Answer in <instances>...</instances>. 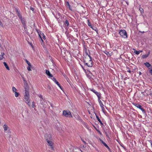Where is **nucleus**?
Returning a JSON list of instances; mask_svg holds the SVG:
<instances>
[{
    "mask_svg": "<svg viewBox=\"0 0 152 152\" xmlns=\"http://www.w3.org/2000/svg\"><path fill=\"white\" fill-rule=\"evenodd\" d=\"M88 57H85L83 58V62L85 65L89 67H91L93 66V61L92 60V57L88 54H87Z\"/></svg>",
    "mask_w": 152,
    "mask_h": 152,
    "instance_id": "1",
    "label": "nucleus"
},
{
    "mask_svg": "<svg viewBox=\"0 0 152 152\" xmlns=\"http://www.w3.org/2000/svg\"><path fill=\"white\" fill-rule=\"evenodd\" d=\"M24 99L25 102L28 104L29 107H31V104L30 102V99H29V92H25Z\"/></svg>",
    "mask_w": 152,
    "mask_h": 152,
    "instance_id": "2",
    "label": "nucleus"
},
{
    "mask_svg": "<svg viewBox=\"0 0 152 152\" xmlns=\"http://www.w3.org/2000/svg\"><path fill=\"white\" fill-rule=\"evenodd\" d=\"M63 115L66 117L72 118L71 112L68 110H64L63 112Z\"/></svg>",
    "mask_w": 152,
    "mask_h": 152,
    "instance_id": "3",
    "label": "nucleus"
},
{
    "mask_svg": "<svg viewBox=\"0 0 152 152\" xmlns=\"http://www.w3.org/2000/svg\"><path fill=\"white\" fill-rule=\"evenodd\" d=\"M120 35L123 37L126 38L127 37L126 31L124 30H121L119 32Z\"/></svg>",
    "mask_w": 152,
    "mask_h": 152,
    "instance_id": "4",
    "label": "nucleus"
},
{
    "mask_svg": "<svg viewBox=\"0 0 152 152\" xmlns=\"http://www.w3.org/2000/svg\"><path fill=\"white\" fill-rule=\"evenodd\" d=\"M46 140L48 143L49 145L50 146L51 149L52 150H53V143L50 140H48V138L46 139Z\"/></svg>",
    "mask_w": 152,
    "mask_h": 152,
    "instance_id": "5",
    "label": "nucleus"
},
{
    "mask_svg": "<svg viewBox=\"0 0 152 152\" xmlns=\"http://www.w3.org/2000/svg\"><path fill=\"white\" fill-rule=\"evenodd\" d=\"M24 87L25 89V92H29V87L28 84L24 85Z\"/></svg>",
    "mask_w": 152,
    "mask_h": 152,
    "instance_id": "6",
    "label": "nucleus"
},
{
    "mask_svg": "<svg viewBox=\"0 0 152 152\" xmlns=\"http://www.w3.org/2000/svg\"><path fill=\"white\" fill-rule=\"evenodd\" d=\"M91 90L96 95L98 98H99V97L101 96L100 94L96 91L95 90L92 89Z\"/></svg>",
    "mask_w": 152,
    "mask_h": 152,
    "instance_id": "7",
    "label": "nucleus"
},
{
    "mask_svg": "<svg viewBox=\"0 0 152 152\" xmlns=\"http://www.w3.org/2000/svg\"><path fill=\"white\" fill-rule=\"evenodd\" d=\"M45 73L49 77H53V75L50 74L49 71L47 69H46L45 70Z\"/></svg>",
    "mask_w": 152,
    "mask_h": 152,
    "instance_id": "8",
    "label": "nucleus"
},
{
    "mask_svg": "<svg viewBox=\"0 0 152 152\" xmlns=\"http://www.w3.org/2000/svg\"><path fill=\"white\" fill-rule=\"evenodd\" d=\"M52 80L54 81L58 86L60 85V84L59 82L56 80V79L54 77H53Z\"/></svg>",
    "mask_w": 152,
    "mask_h": 152,
    "instance_id": "9",
    "label": "nucleus"
},
{
    "mask_svg": "<svg viewBox=\"0 0 152 152\" xmlns=\"http://www.w3.org/2000/svg\"><path fill=\"white\" fill-rule=\"evenodd\" d=\"M36 30L37 33L38 34V35H39V37L40 38H41L42 41H43V40L42 39V37L40 35V34H42L40 32V33H39L40 31L39 30H38L37 29Z\"/></svg>",
    "mask_w": 152,
    "mask_h": 152,
    "instance_id": "10",
    "label": "nucleus"
},
{
    "mask_svg": "<svg viewBox=\"0 0 152 152\" xmlns=\"http://www.w3.org/2000/svg\"><path fill=\"white\" fill-rule=\"evenodd\" d=\"M20 19V20L22 24L23 25L26 24L25 20L24 19V18H22Z\"/></svg>",
    "mask_w": 152,
    "mask_h": 152,
    "instance_id": "11",
    "label": "nucleus"
},
{
    "mask_svg": "<svg viewBox=\"0 0 152 152\" xmlns=\"http://www.w3.org/2000/svg\"><path fill=\"white\" fill-rule=\"evenodd\" d=\"M133 104L137 108H139V109L141 107V106L140 105L134 103Z\"/></svg>",
    "mask_w": 152,
    "mask_h": 152,
    "instance_id": "12",
    "label": "nucleus"
},
{
    "mask_svg": "<svg viewBox=\"0 0 152 152\" xmlns=\"http://www.w3.org/2000/svg\"><path fill=\"white\" fill-rule=\"evenodd\" d=\"M100 141L102 142V143L109 150H110V148L108 146V145L104 142L101 139L100 140Z\"/></svg>",
    "mask_w": 152,
    "mask_h": 152,
    "instance_id": "13",
    "label": "nucleus"
},
{
    "mask_svg": "<svg viewBox=\"0 0 152 152\" xmlns=\"http://www.w3.org/2000/svg\"><path fill=\"white\" fill-rule=\"evenodd\" d=\"M3 64L6 69L8 70H10V68H9V67L8 66L7 64L5 62H4L3 63Z\"/></svg>",
    "mask_w": 152,
    "mask_h": 152,
    "instance_id": "14",
    "label": "nucleus"
},
{
    "mask_svg": "<svg viewBox=\"0 0 152 152\" xmlns=\"http://www.w3.org/2000/svg\"><path fill=\"white\" fill-rule=\"evenodd\" d=\"M96 118L97 119L98 121H99V122L100 123V124L101 125H103V124L102 121H101V120L99 118V116H98L96 114Z\"/></svg>",
    "mask_w": 152,
    "mask_h": 152,
    "instance_id": "15",
    "label": "nucleus"
},
{
    "mask_svg": "<svg viewBox=\"0 0 152 152\" xmlns=\"http://www.w3.org/2000/svg\"><path fill=\"white\" fill-rule=\"evenodd\" d=\"M104 53L106 54L108 56H111V54L109 53V52H108L107 51L105 50L104 51Z\"/></svg>",
    "mask_w": 152,
    "mask_h": 152,
    "instance_id": "16",
    "label": "nucleus"
},
{
    "mask_svg": "<svg viewBox=\"0 0 152 152\" xmlns=\"http://www.w3.org/2000/svg\"><path fill=\"white\" fill-rule=\"evenodd\" d=\"M3 127L4 131H7V128H8V126L6 125V124L4 125L3 126Z\"/></svg>",
    "mask_w": 152,
    "mask_h": 152,
    "instance_id": "17",
    "label": "nucleus"
},
{
    "mask_svg": "<svg viewBox=\"0 0 152 152\" xmlns=\"http://www.w3.org/2000/svg\"><path fill=\"white\" fill-rule=\"evenodd\" d=\"M145 65L147 67H148L149 66H151V64L148 62H146L145 63Z\"/></svg>",
    "mask_w": 152,
    "mask_h": 152,
    "instance_id": "18",
    "label": "nucleus"
},
{
    "mask_svg": "<svg viewBox=\"0 0 152 152\" xmlns=\"http://www.w3.org/2000/svg\"><path fill=\"white\" fill-rule=\"evenodd\" d=\"M142 52V50H139L138 51H135L134 52V53H135L136 54L138 55L140 53Z\"/></svg>",
    "mask_w": 152,
    "mask_h": 152,
    "instance_id": "19",
    "label": "nucleus"
},
{
    "mask_svg": "<svg viewBox=\"0 0 152 152\" xmlns=\"http://www.w3.org/2000/svg\"><path fill=\"white\" fill-rule=\"evenodd\" d=\"M64 24L66 26H68L69 25V22L68 20H66L64 23Z\"/></svg>",
    "mask_w": 152,
    "mask_h": 152,
    "instance_id": "20",
    "label": "nucleus"
},
{
    "mask_svg": "<svg viewBox=\"0 0 152 152\" xmlns=\"http://www.w3.org/2000/svg\"><path fill=\"white\" fill-rule=\"evenodd\" d=\"M66 5L67 6H68V7L69 8V9L71 10H72V9H71V8L70 7V5L69 4V2L67 1L66 2Z\"/></svg>",
    "mask_w": 152,
    "mask_h": 152,
    "instance_id": "21",
    "label": "nucleus"
},
{
    "mask_svg": "<svg viewBox=\"0 0 152 152\" xmlns=\"http://www.w3.org/2000/svg\"><path fill=\"white\" fill-rule=\"evenodd\" d=\"M23 83L24 85H26L28 84L26 81L25 80V78L24 77H23Z\"/></svg>",
    "mask_w": 152,
    "mask_h": 152,
    "instance_id": "22",
    "label": "nucleus"
},
{
    "mask_svg": "<svg viewBox=\"0 0 152 152\" xmlns=\"http://www.w3.org/2000/svg\"><path fill=\"white\" fill-rule=\"evenodd\" d=\"M15 10H16V12L17 13V15H19L20 14V12L18 11V9L16 8Z\"/></svg>",
    "mask_w": 152,
    "mask_h": 152,
    "instance_id": "23",
    "label": "nucleus"
},
{
    "mask_svg": "<svg viewBox=\"0 0 152 152\" xmlns=\"http://www.w3.org/2000/svg\"><path fill=\"white\" fill-rule=\"evenodd\" d=\"M31 64H30V66L28 65V66L27 67V69L28 70L31 71Z\"/></svg>",
    "mask_w": 152,
    "mask_h": 152,
    "instance_id": "24",
    "label": "nucleus"
},
{
    "mask_svg": "<svg viewBox=\"0 0 152 152\" xmlns=\"http://www.w3.org/2000/svg\"><path fill=\"white\" fill-rule=\"evenodd\" d=\"M139 9L140 11L141 12V13L144 12V10L141 7H140Z\"/></svg>",
    "mask_w": 152,
    "mask_h": 152,
    "instance_id": "25",
    "label": "nucleus"
},
{
    "mask_svg": "<svg viewBox=\"0 0 152 152\" xmlns=\"http://www.w3.org/2000/svg\"><path fill=\"white\" fill-rule=\"evenodd\" d=\"M19 95V94L18 93L16 92H15V95L16 97H18V96Z\"/></svg>",
    "mask_w": 152,
    "mask_h": 152,
    "instance_id": "26",
    "label": "nucleus"
},
{
    "mask_svg": "<svg viewBox=\"0 0 152 152\" xmlns=\"http://www.w3.org/2000/svg\"><path fill=\"white\" fill-rule=\"evenodd\" d=\"M148 56V55H143L142 56V58H147Z\"/></svg>",
    "mask_w": 152,
    "mask_h": 152,
    "instance_id": "27",
    "label": "nucleus"
},
{
    "mask_svg": "<svg viewBox=\"0 0 152 152\" xmlns=\"http://www.w3.org/2000/svg\"><path fill=\"white\" fill-rule=\"evenodd\" d=\"M12 90L13 92H15L16 91V88L14 87H12Z\"/></svg>",
    "mask_w": 152,
    "mask_h": 152,
    "instance_id": "28",
    "label": "nucleus"
},
{
    "mask_svg": "<svg viewBox=\"0 0 152 152\" xmlns=\"http://www.w3.org/2000/svg\"><path fill=\"white\" fill-rule=\"evenodd\" d=\"M9 131H10V130H9L7 132H6V134H5V135L6 136V137H8V136H9Z\"/></svg>",
    "mask_w": 152,
    "mask_h": 152,
    "instance_id": "29",
    "label": "nucleus"
},
{
    "mask_svg": "<svg viewBox=\"0 0 152 152\" xmlns=\"http://www.w3.org/2000/svg\"><path fill=\"white\" fill-rule=\"evenodd\" d=\"M139 109L143 112L145 113V110L142 108V106Z\"/></svg>",
    "mask_w": 152,
    "mask_h": 152,
    "instance_id": "30",
    "label": "nucleus"
},
{
    "mask_svg": "<svg viewBox=\"0 0 152 152\" xmlns=\"http://www.w3.org/2000/svg\"><path fill=\"white\" fill-rule=\"evenodd\" d=\"M101 108H102V111H103V112L104 113V112H105V110H104V106H103L102 107H101Z\"/></svg>",
    "mask_w": 152,
    "mask_h": 152,
    "instance_id": "31",
    "label": "nucleus"
},
{
    "mask_svg": "<svg viewBox=\"0 0 152 152\" xmlns=\"http://www.w3.org/2000/svg\"><path fill=\"white\" fill-rule=\"evenodd\" d=\"M26 62L28 65L30 66V64H31L27 60H26Z\"/></svg>",
    "mask_w": 152,
    "mask_h": 152,
    "instance_id": "32",
    "label": "nucleus"
},
{
    "mask_svg": "<svg viewBox=\"0 0 152 152\" xmlns=\"http://www.w3.org/2000/svg\"><path fill=\"white\" fill-rule=\"evenodd\" d=\"M18 17L20 19L21 18H22V15H21V14H20L19 15H18Z\"/></svg>",
    "mask_w": 152,
    "mask_h": 152,
    "instance_id": "33",
    "label": "nucleus"
},
{
    "mask_svg": "<svg viewBox=\"0 0 152 152\" xmlns=\"http://www.w3.org/2000/svg\"><path fill=\"white\" fill-rule=\"evenodd\" d=\"M9 136H8V137L9 138H10L11 137V132L10 131H9Z\"/></svg>",
    "mask_w": 152,
    "mask_h": 152,
    "instance_id": "34",
    "label": "nucleus"
},
{
    "mask_svg": "<svg viewBox=\"0 0 152 152\" xmlns=\"http://www.w3.org/2000/svg\"><path fill=\"white\" fill-rule=\"evenodd\" d=\"M9 136H8V137L9 138H10L11 137V132L10 131H9Z\"/></svg>",
    "mask_w": 152,
    "mask_h": 152,
    "instance_id": "35",
    "label": "nucleus"
},
{
    "mask_svg": "<svg viewBox=\"0 0 152 152\" xmlns=\"http://www.w3.org/2000/svg\"><path fill=\"white\" fill-rule=\"evenodd\" d=\"M23 26L24 27V28L25 30V31H26V30H27L26 26V24L23 25Z\"/></svg>",
    "mask_w": 152,
    "mask_h": 152,
    "instance_id": "36",
    "label": "nucleus"
},
{
    "mask_svg": "<svg viewBox=\"0 0 152 152\" xmlns=\"http://www.w3.org/2000/svg\"><path fill=\"white\" fill-rule=\"evenodd\" d=\"M32 107L34 108V106H35V102H32Z\"/></svg>",
    "mask_w": 152,
    "mask_h": 152,
    "instance_id": "37",
    "label": "nucleus"
},
{
    "mask_svg": "<svg viewBox=\"0 0 152 152\" xmlns=\"http://www.w3.org/2000/svg\"><path fill=\"white\" fill-rule=\"evenodd\" d=\"M99 104L100 105V106L101 107H102L103 106H104V105L103 104H102V102H101V103H99Z\"/></svg>",
    "mask_w": 152,
    "mask_h": 152,
    "instance_id": "38",
    "label": "nucleus"
},
{
    "mask_svg": "<svg viewBox=\"0 0 152 152\" xmlns=\"http://www.w3.org/2000/svg\"><path fill=\"white\" fill-rule=\"evenodd\" d=\"M42 36H43V38L44 39H45V35L43 33H42Z\"/></svg>",
    "mask_w": 152,
    "mask_h": 152,
    "instance_id": "39",
    "label": "nucleus"
},
{
    "mask_svg": "<svg viewBox=\"0 0 152 152\" xmlns=\"http://www.w3.org/2000/svg\"><path fill=\"white\" fill-rule=\"evenodd\" d=\"M3 57L2 55H0V60H2L3 59Z\"/></svg>",
    "mask_w": 152,
    "mask_h": 152,
    "instance_id": "40",
    "label": "nucleus"
},
{
    "mask_svg": "<svg viewBox=\"0 0 152 152\" xmlns=\"http://www.w3.org/2000/svg\"><path fill=\"white\" fill-rule=\"evenodd\" d=\"M100 97L101 96H100L99 97V98H98V102H99V103H101L102 102L101 100H100Z\"/></svg>",
    "mask_w": 152,
    "mask_h": 152,
    "instance_id": "41",
    "label": "nucleus"
},
{
    "mask_svg": "<svg viewBox=\"0 0 152 152\" xmlns=\"http://www.w3.org/2000/svg\"><path fill=\"white\" fill-rule=\"evenodd\" d=\"M0 25L2 27L3 26V24L0 20Z\"/></svg>",
    "mask_w": 152,
    "mask_h": 152,
    "instance_id": "42",
    "label": "nucleus"
},
{
    "mask_svg": "<svg viewBox=\"0 0 152 152\" xmlns=\"http://www.w3.org/2000/svg\"><path fill=\"white\" fill-rule=\"evenodd\" d=\"M106 133V136H107L108 137H109V136H108V134L107 133V132H106V133Z\"/></svg>",
    "mask_w": 152,
    "mask_h": 152,
    "instance_id": "43",
    "label": "nucleus"
},
{
    "mask_svg": "<svg viewBox=\"0 0 152 152\" xmlns=\"http://www.w3.org/2000/svg\"><path fill=\"white\" fill-rule=\"evenodd\" d=\"M85 53L86 54V56L85 57H88V56H87V54H88L87 52V51H85Z\"/></svg>",
    "mask_w": 152,
    "mask_h": 152,
    "instance_id": "44",
    "label": "nucleus"
},
{
    "mask_svg": "<svg viewBox=\"0 0 152 152\" xmlns=\"http://www.w3.org/2000/svg\"><path fill=\"white\" fill-rule=\"evenodd\" d=\"M31 10H32V11H34V9L33 8L31 7L30 8Z\"/></svg>",
    "mask_w": 152,
    "mask_h": 152,
    "instance_id": "45",
    "label": "nucleus"
},
{
    "mask_svg": "<svg viewBox=\"0 0 152 152\" xmlns=\"http://www.w3.org/2000/svg\"><path fill=\"white\" fill-rule=\"evenodd\" d=\"M150 72L152 75V69L150 70Z\"/></svg>",
    "mask_w": 152,
    "mask_h": 152,
    "instance_id": "46",
    "label": "nucleus"
},
{
    "mask_svg": "<svg viewBox=\"0 0 152 152\" xmlns=\"http://www.w3.org/2000/svg\"><path fill=\"white\" fill-rule=\"evenodd\" d=\"M81 66L82 67V68L85 71H86V70L85 69L83 68V66L82 65H81Z\"/></svg>",
    "mask_w": 152,
    "mask_h": 152,
    "instance_id": "47",
    "label": "nucleus"
},
{
    "mask_svg": "<svg viewBox=\"0 0 152 152\" xmlns=\"http://www.w3.org/2000/svg\"><path fill=\"white\" fill-rule=\"evenodd\" d=\"M39 97L40 98H41V99H43V98H42V95H40L39 96Z\"/></svg>",
    "mask_w": 152,
    "mask_h": 152,
    "instance_id": "48",
    "label": "nucleus"
},
{
    "mask_svg": "<svg viewBox=\"0 0 152 152\" xmlns=\"http://www.w3.org/2000/svg\"><path fill=\"white\" fill-rule=\"evenodd\" d=\"M58 86L60 87V88L61 89V90H62V88L61 87V86H60V85L59 86Z\"/></svg>",
    "mask_w": 152,
    "mask_h": 152,
    "instance_id": "49",
    "label": "nucleus"
},
{
    "mask_svg": "<svg viewBox=\"0 0 152 152\" xmlns=\"http://www.w3.org/2000/svg\"><path fill=\"white\" fill-rule=\"evenodd\" d=\"M82 140V141H83V142H84V143H85V144H86V142L84 140Z\"/></svg>",
    "mask_w": 152,
    "mask_h": 152,
    "instance_id": "50",
    "label": "nucleus"
},
{
    "mask_svg": "<svg viewBox=\"0 0 152 152\" xmlns=\"http://www.w3.org/2000/svg\"><path fill=\"white\" fill-rule=\"evenodd\" d=\"M150 54V51H149L148 52V54L147 55H148V56Z\"/></svg>",
    "mask_w": 152,
    "mask_h": 152,
    "instance_id": "51",
    "label": "nucleus"
},
{
    "mask_svg": "<svg viewBox=\"0 0 152 152\" xmlns=\"http://www.w3.org/2000/svg\"><path fill=\"white\" fill-rule=\"evenodd\" d=\"M1 55H2L3 56L4 55V53H1Z\"/></svg>",
    "mask_w": 152,
    "mask_h": 152,
    "instance_id": "52",
    "label": "nucleus"
},
{
    "mask_svg": "<svg viewBox=\"0 0 152 152\" xmlns=\"http://www.w3.org/2000/svg\"><path fill=\"white\" fill-rule=\"evenodd\" d=\"M48 136L49 137V138L51 137V135H48Z\"/></svg>",
    "mask_w": 152,
    "mask_h": 152,
    "instance_id": "53",
    "label": "nucleus"
},
{
    "mask_svg": "<svg viewBox=\"0 0 152 152\" xmlns=\"http://www.w3.org/2000/svg\"><path fill=\"white\" fill-rule=\"evenodd\" d=\"M48 87L49 88V89H50V90H51V88L50 87V86H48Z\"/></svg>",
    "mask_w": 152,
    "mask_h": 152,
    "instance_id": "54",
    "label": "nucleus"
},
{
    "mask_svg": "<svg viewBox=\"0 0 152 152\" xmlns=\"http://www.w3.org/2000/svg\"><path fill=\"white\" fill-rule=\"evenodd\" d=\"M151 147H152V140L151 141Z\"/></svg>",
    "mask_w": 152,
    "mask_h": 152,
    "instance_id": "55",
    "label": "nucleus"
},
{
    "mask_svg": "<svg viewBox=\"0 0 152 152\" xmlns=\"http://www.w3.org/2000/svg\"><path fill=\"white\" fill-rule=\"evenodd\" d=\"M140 32L141 33H143L145 32L144 31H140Z\"/></svg>",
    "mask_w": 152,
    "mask_h": 152,
    "instance_id": "56",
    "label": "nucleus"
},
{
    "mask_svg": "<svg viewBox=\"0 0 152 152\" xmlns=\"http://www.w3.org/2000/svg\"><path fill=\"white\" fill-rule=\"evenodd\" d=\"M127 72H129V73L131 72V71L130 70L127 71Z\"/></svg>",
    "mask_w": 152,
    "mask_h": 152,
    "instance_id": "57",
    "label": "nucleus"
},
{
    "mask_svg": "<svg viewBox=\"0 0 152 152\" xmlns=\"http://www.w3.org/2000/svg\"><path fill=\"white\" fill-rule=\"evenodd\" d=\"M142 74V73L141 72H139V75H141Z\"/></svg>",
    "mask_w": 152,
    "mask_h": 152,
    "instance_id": "58",
    "label": "nucleus"
},
{
    "mask_svg": "<svg viewBox=\"0 0 152 152\" xmlns=\"http://www.w3.org/2000/svg\"><path fill=\"white\" fill-rule=\"evenodd\" d=\"M133 50H134V51H135L136 50L135 49H134V48L133 49Z\"/></svg>",
    "mask_w": 152,
    "mask_h": 152,
    "instance_id": "59",
    "label": "nucleus"
},
{
    "mask_svg": "<svg viewBox=\"0 0 152 152\" xmlns=\"http://www.w3.org/2000/svg\"><path fill=\"white\" fill-rule=\"evenodd\" d=\"M80 150L81 152H83L80 149Z\"/></svg>",
    "mask_w": 152,
    "mask_h": 152,
    "instance_id": "60",
    "label": "nucleus"
},
{
    "mask_svg": "<svg viewBox=\"0 0 152 152\" xmlns=\"http://www.w3.org/2000/svg\"><path fill=\"white\" fill-rule=\"evenodd\" d=\"M88 26H90L88 24Z\"/></svg>",
    "mask_w": 152,
    "mask_h": 152,
    "instance_id": "61",
    "label": "nucleus"
}]
</instances>
